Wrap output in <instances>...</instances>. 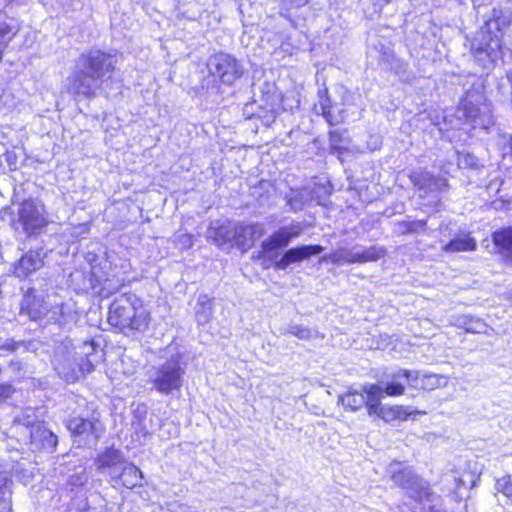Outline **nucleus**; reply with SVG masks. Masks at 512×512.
<instances>
[{
  "label": "nucleus",
  "instance_id": "obj_1",
  "mask_svg": "<svg viewBox=\"0 0 512 512\" xmlns=\"http://www.w3.org/2000/svg\"><path fill=\"white\" fill-rule=\"evenodd\" d=\"M118 63L117 54L92 48L82 53L75 64L69 90L77 95L93 97L104 82L110 80Z\"/></svg>",
  "mask_w": 512,
  "mask_h": 512
},
{
  "label": "nucleus",
  "instance_id": "obj_2",
  "mask_svg": "<svg viewBox=\"0 0 512 512\" xmlns=\"http://www.w3.org/2000/svg\"><path fill=\"white\" fill-rule=\"evenodd\" d=\"M81 349L82 351L76 358L70 342L61 343L55 348L52 360L54 369L67 382H75L85 373L94 370V364L97 362L94 343L85 342Z\"/></svg>",
  "mask_w": 512,
  "mask_h": 512
},
{
  "label": "nucleus",
  "instance_id": "obj_3",
  "mask_svg": "<svg viewBox=\"0 0 512 512\" xmlns=\"http://www.w3.org/2000/svg\"><path fill=\"white\" fill-rule=\"evenodd\" d=\"M108 322L121 332H144L149 325V314L134 294H122L109 307Z\"/></svg>",
  "mask_w": 512,
  "mask_h": 512
},
{
  "label": "nucleus",
  "instance_id": "obj_4",
  "mask_svg": "<svg viewBox=\"0 0 512 512\" xmlns=\"http://www.w3.org/2000/svg\"><path fill=\"white\" fill-rule=\"evenodd\" d=\"M64 425L71 433L73 443L78 447H95L105 432L100 412L93 403L86 409L69 415L64 420Z\"/></svg>",
  "mask_w": 512,
  "mask_h": 512
},
{
  "label": "nucleus",
  "instance_id": "obj_5",
  "mask_svg": "<svg viewBox=\"0 0 512 512\" xmlns=\"http://www.w3.org/2000/svg\"><path fill=\"white\" fill-rule=\"evenodd\" d=\"M391 480L406 489L411 498L423 505L420 512H441L440 499L432 493L427 484L400 463H392L388 467Z\"/></svg>",
  "mask_w": 512,
  "mask_h": 512
},
{
  "label": "nucleus",
  "instance_id": "obj_6",
  "mask_svg": "<svg viewBox=\"0 0 512 512\" xmlns=\"http://www.w3.org/2000/svg\"><path fill=\"white\" fill-rule=\"evenodd\" d=\"M500 10L493 9L492 16L485 21L484 26L481 28V39L475 38L471 43V49L476 54L484 53L488 58L493 59L497 55V50L500 48V40L495 35L493 38L491 33L493 29L500 30L510 23V20L503 17Z\"/></svg>",
  "mask_w": 512,
  "mask_h": 512
},
{
  "label": "nucleus",
  "instance_id": "obj_7",
  "mask_svg": "<svg viewBox=\"0 0 512 512\" xmlns=\"http://www.w3.org/2000/svg\"><path fill=\"white\" fill-rule=\"evenodd\" d=\"M184 373L179 361L170 359L155 370L151 381L159 393L169 395L181 388Z\"/></svg>",
  "mask_w": 512,
  "mask_h": 512
},
{
  "label": "nucleus",
  "instance_id": "obj_8",
  "mask_svg": "<svg viewBox=\"0 0 512 512\" xmlns=\"http://www.w3.org/2000/svg\"><path fill=\"white\" fill-rule=\"evenodd\" d=\"M207 68L210 75L227 85L233 84L243 74L242 67L236 58L227 53H216L210 56Z\"/></svg>",
  "mask_w": 512,
  "mask_h": 512
},
{
  "label": "nucleus",
  "instance_id": "obj_9",
  "mask_svg": "<svg viewBox=\"0 0 512 512\" xmlns=\"http://www.w3.org/2000/svg\"><path fill=\"white\" fill-rule=\"evenodd\" d=\"M411 182L419 192V197L425 198L433 195L438 198L440 194L447 190L448 182L445 178L434 176L426 170H415L409 175Z\"/></svg>",
  "mask_w": 512,
  "mask_h": 512
},
{
  "label": "nucleus",
  "instance_id": "obj_10",
  "mask_svg": "<svg viewBox=\"0 0 512 512\" xmlns=\"http://www.w3.org/2000/svg\"><path fill=\"white\" fill-rule=\"evenodd\" d=\"M304 231L301 222H292L287 226H283L270 235L261 243L263 252L269 253L277 249L287 247L290 242L299 237Z\"/></svg>",
  "mask_w": 512,
  "mask_h": 512
},
{
  "label": "nucleus",
  "instance_id": "obj_11",
  "mask_svg": "<svg viewBox=\"0 0 512 512\" xmlns=\"http://www.w3.org/2000/svg\"><path fill=\"white\" fill-rule=\"evenodd\" d=\"M45 209L40 201L25 200L19 208V219L27 232H34L46 226Z\"/></svg>",
  "mask_w": 512,
  "mask_h": 512
},
{
  "label": "nucleus",
  "instance_id": "obj_12",
  "mask_svg": "<svg viewBox=\"0 0 512 512\" xmlns=\"http://www.w3.org/2000/svg\"><path fill=\"white\" fill-rule=\"evenodd\" d=\"M58 445V436L44 424L36 423L29 431V449L32 452L53 453Z\"/></svg>",
  "mask_w": 512,
  "mask_h": 512
},
{
  "label": "nucleus",
  "instance_id": "obj_13",
  "mask_svg": "<svg viewBox=\"0 0 512 512\" xmlns=\"http://www.w3.org/2000/svg\"><path fill=\"white\" fill-rule=\"evenodd\" d=\"M385 379V381L381 382L383 393L388 396H400L405 392V383H415L418 381L419 372L416 370L399 369L385 374Z\"/></svg>",
  "mask_w": 512,
  "mask_h": 512
},
{
  "label": "nucleus",
  "instance_id": "obj_14",
  "mask_svg": "<svg viewBox=\"0 0 512 512\" xmlns=\"http://www.w3.org/2000/svg\"><path fill=\"white\" fill-rule=\"evenodd\" d=\"M47 311L43 296L36 294L35 288L29 287L20 302V315L27 316L32 321H40Z\"/></svg>",
  "mask_w": 512,
  "mask_h": 512
},
{
  "label": "nucleus",
  "instance_id": "obj_15",
  "mask_svg": "<svg viewBox=\"0 0 512 512\" xmlns=\"http://www.w3.org/2000/svg\"><path fill=\"white\" fill-rule=\"evenodd\" d=\"M206 238L212 241L215 245L221 247L235 241L237 244V229L236 222L213 221L206 231Z\"/></svg>",
  "mask_w": 512,
  "mask_h": 512
},
{
  "label": "nucleus",
  "instance_id": "obj_16",
  "mask_svg": "<svg viewBox=\"0 0 512 512\" xmlns=\"http://www.w3.org/2000/svg\"><path fill=\"white\" fill-rule=\"evenodd\" d=\"M324 250L321 245H301L286 250L282 257L275 262L277 270H285L294 263L309 259L311 256L319 255Z\"/></svg>",
  "mask_w": 512,
  "mask_h": 512
},
{
  "label": "nucleus",
  "instance_id": "obj_17",
  "mask_svg": "<svg viewBox=\"0 0 512 512\" xmlns=\"http://www.w3.org/2000/svg\"><path fill=\"white\" fill-rule=\"evenodd\" d=\"M46 252L42 247L30 249L25 252L14 265V273L17 277L25 278L39 270L44 264Z\"/></svg>",
  "mask_w": 512,
  "mask_h": 512
},
{
  "label": "nucleus",
  "instance_id": "obj_18",
  "mask_svg": "<svg viewBox=\"0 0 512 512\" xmlns=\"http://www.w3.org/2000/svg\"><path fill=\"white\" fill-rule=\"evenodd\" d=\"M237 229V246L248 249L251 248L255 241L260 239L266 233L265 225L262 222L241 223L236 222Z\"/></svg>",
  "mask_w": 512,
  "mask_h": 512
},
{
  "label": "nucleus",
  "instance_id": "obj_19",
  "mask_svg": "<svg viewBox=\"0 0 512 512\" xmlns=\"http://www.w3.org/2000/svg\"><path fill=\"white\" fill-rule=\"evenodd\" d=\"M492 240L496 251L512 261V227L493 232Z\"/></svg>",
  "mask_w": 512,
  "mask_h": 512
},
{
  "label": "nucleus",
  "instance_id": "obj_20",
  "mask_svg": "<svg viewBox=\"0 0 512 512\" xmlns=\"http://www.w3.org/2000/svg\"><path fill=\"white\" fill-rule=\"evenodd\" d=\"M363 393L366 398L364 406H366L368 414L372 416L383 406L381 404L384 394L382 386L378 384H366L363 386Z\"/></svg>",
  "mask_w": 512,
  "mask_h": 512
},
{
  "label": "nucleus",
  "instance_id": "obj_21",
  "mask_svg": "<svg viewBox=\"0 0 512 512\" xmlns=\"http://www.w3.org/2000/svg\"><path fill=\"white\" fill-rule=\"evenodd\" d=\"M386 255V249L382 246L364 247L361 245H354L355 263L363 264L367 262H375Z\"/></svg>",
  "mask_w": 512,
  "mask_h": 512
},
{
  "label": "nucleus",
  "instance_id": "obj_22",
  "mask_svg": "<svg viewBox=\"0 0 512 512\" xmlns=\"http://www.w3.org/2000/svg\"><path fill=\"white\" fill-rule=\"evenodd\" d=\"M19 26L17 21L8 17L0 11V60L2 59V51L7 43L17 34Z\"/></svg>",
  "mask_w": 512,
  "mask_h": 512
},
{
  "label": "nucleus",
  "instance_id": "obj_23",
  "mask_svg": "<svg viewBox=\"0 0 512 512\" xmlns=\"http://www.w3.org/2000/svg\"><path fill=\"white\" fill-rule=\"evenodd\" d=\"M213 315L212 300L206 294H200L195 306V320L199 325L207 324Z\"/></svg>",
  "mask_w": 512,
  "mask_h": 512
},
{
  "label": "nucleus",
  "instance_id": "obj_24",
  "mask_svg": "<svg viewBox=\"0 0 512 512\" xmlns=\"http://www.w3.org/2000/svg\"><path fill=\"white\" fill-rule=\"evenodd\" d=\"M477 248V243L474 238L468 234L457 236L450 240L444 247L445 252H465L474 251Z\"/></svg>",
  "mask_w": 512,
  "mask_h": 512
},
{
  "label": "nucleus",
  "instance_id": "obj_25",
  "mask_svg": "<svg viewBox=\"0 0 512 512\" xmlns=\"http://www.w3.org/2000/svg\"><path fill=\"white\" fill-rule=\"evenodd\" d=\"M320 262H330L336 265L354 264V246L350 249L340 247L320 258Z\"/></svg>",
  "mask_w": 512,
  "mask_h": 512
},
{
  "label": "nucleus",
  "instance_id": "obj_26",
  "mask_svg": "<svg viewBox=\"0 0 512 512\" xmlns=\"http://www.w3.org/2000/svg\"><path fill=\"white\" fill-rule=\"evenodd\" d=\"M142 478L143 475L140 469L131 463L124 464L119 475L122 484L129 489L140 486Z\"/></svg>",
  "mask_w": 512,
  "mask_h": 512
},
{
  "label": "nucleus",
  "instance_id": "obj_27",
  "mask_svg": "<svg viewBox=\"0 0 512 512\" xmlns=\"http://www.w3.org/2000/svg\"><path fill=\"white\" fill-rule=\"evenodd\" d=\"M455 325L474 334L486 333L487 330V324L484 321L471 315L458 316Z\"/></svg>",
  "mask_w": 512,
  "mask_h": 512
},
{
  "label": "nucleus",
  "instance_id": "obj_28",
  "mask_svg": "<svg viewBox=\"0 0 512 512\" xmlns=\"http://www.w3.org/2000/svg\"><path fill=\"white\" fill-rule=\"evenodd\" d=\"M412 414L407 407L404 406H382L374 414L383 419L385 422H392L394 420H406Z\"/></svg>",
  "mask_w": 512,
  "mask_h": 512
},
{
  "label": "nucleus",
  "instance_id": "obj_29",
  "mask_svg": "<svg viewBox=\"0 0 512 512\" xmlns=\"http://www.w3.org/2000/svg\"><path fill=\"white\" fill-rule=\"evenodd\" d=\"M338 403H341L351 411H357L365 405L366 398L363 391L359 392L354 389H349L347 393L339 395Z\"/></svg>",
  "mask_w": 512,
  "mask_h": 512
},
{
  "label": "nucleus",
  "instance_id": "obj_30",
  "mask_svg": "<svg viewBox=\"0 0 512 512\" xmlns=\"http://www.w3.org/2000/svg\"><path fill=\"white\" fill-rule=\"evenodd\" d=\"M283 335L291 334L300 340L324 339V335L316 329H311L303 325H290L287 329L281 331Z\"/></svg>",
  "mask_w": 512,
  "mask_h": 512
},
{
  "label": "nucleus",
  "instance_id": "obj_31",
  "mask_svg": "<svg viewBox=\"0 0 512 512\" xmlns=\"http://www.w3.org/2000/svg\"><path fill=\"white\" fill-rule=\"evenodd\" d=\"M122 462H123V455H122L121 451L114 449V448L106 449L96 459V464H97L98 469L112 468Z\"/></svg>",
  "mask_w": 512,
  "mask_h": 512
},
{
  "label": "nucleus",
  "instance_id": "obj_32",
  "mask_svg": "<svg viewBox=\"0 0 512 512\" xmlns=\"http://www.w3.org/2000/svg\"><path fill=\"white\" fill-rule=\"evenodd\" d=\"M11 481L0 474V512H11Z\"/></svg>",
  "mask_w": 512,
  "mask_h": 512
},
{
  "label": "nucleus",
  "instance_id": "obj_33",
  "mask_svg": "<svg viewBox=\"0 0 512 512\" xmlns=\"http://www.w3.org/2000/svg\"><path fill=\"white\" fill-rule=\"evenodd\" d=\"M318 96H319V108L321 110V114L323 115V117L326 119V121L329 124H331V125L337 124L340 121V119L334 117V115L331 111L332 105H331V100L328 96L327 88L319 90Z\"/></svg>",
  "mask_w": 512,
  "mask_h": 512
},
{
  "label": "nucleus",
  "instance_id": "obj_34",
  "mask_svg": "<svg viewBox=\"0 0 512 512\" xmlns=\"http://www.w3.org/2000/svg\"><path fill=\"white\" fill-rule=\"evenodd\" d=\"M483 107H478L472 102L464 100L457 109V117L474 124Z\"/></svg>",
  "mask_w": 512,
  "mask_h": 512
},
{
  "label": "nucleus",
  "instance_id": "obj_35",
  "mask_svg": "<svg viewBox=\"0 0 512 512\" xmlns=\"http://www.w3.org/2000/svg\"><path fill=\"white\" fill-rule=\"evenodd\" d=\"M426 226H427L426 220H412V221L404 220V221H399L396 224L397 231L402 235L408 234V233H415L419 230L424 231L426 229Z\"/></svg>",
  "mask_w": 512,
  "mask_h": 512
},
{
  "label": "nucleus",
  "instance_id": "obj_36",
  "mask_svg": "<svg viewBox=\"0 0 512 512\" xmlns=\"http://www.w3.org/2000/svg\"><path fill=\"white\" fill-rule=\"evenodd\" d=\"M308 200V195L305 191L292 190L286 196V202L290 206L291 210H301Z\"/></svg>",
  "mask_w": 512,
  "mask_h": 512
},
{
  "label": "nucleus",
  "instance_id": "obj_37",
  "mask_svg": "<svg viewBox=\"0 0 512 512\" xmlns=\"http://www.w3.org/2000/svg\"><path fill=\"white\" fill-rule=\"evenodd\" d=\"M29 412L33 413L32 410L28 409L25 413L19 416L16 420L17 424L14 427L16 431L23 430L25 435L29 434V431L36 426L34 419L31 417Z\"/></svg>",
  "mask_w": 512,
  "mask_h": 512
},
{
  "label": "nucleus",
  "instance_id": "obj_38",
  "mask_svg": "<svg viewBox=\"0 0 512 512\" xmlns=\"http://www.w3.org/2000/svg\"><path fill=\"white\" fill-rule=\"evenodd\" d=\"M457 161L460 168L479 169L480 167L478 158L469 152L459 153Z\"/></svg>",
  "mask_w": 512,
  "mask_h": 512
},
{
  "label": "nucleus",
  "instance_id": "obj_39",
  "mask_svg": "<svg viewBox=\"0 0 512 512\" xmlns=\"http://www.w3.org/2000/svg\"><path fill=\"white\" fill-rule=\"evenodd\" d=\"M494 120L493 116L488 109L487 106H483L482 111L478 115L477 119L475 120V123L473 124V127H479L481 129H488L491 125H493Z\"/></svg>",
  "mask_w": 512,
  "mask_h": 512
},
{
  "label": "nucleus",
  "instance_id": "obj_40",
  "mask_svg": "<svg viewBox=\"0 0 512 512\" xmlns=\"http://www.w3.org/2000/svg\"><path fill=\"white\" fill-rule=\"evenodd\" d=\"M439 376L437 375H424L422 386L426 389H434L439 385Z\"/></svg>",
  "mask_w": 512,
  "mask_h": 512
},
{
  "label": "nucleus",
  "instance_id": "obj_41",
  "mask_svg": "<svg viewBox=\"0 0 512 512\" xmlns=\"http://www.w3.org/2000/svg\"><path fill=\"white\" fill-rule=\"evenodd\" d=\"M14 392V388L10 384H0V402L5 401Z\"/></svg>",
  "mask_w": 512,
  "mask_h": 512
},
{
  "label": "nucleus",
  "instance_id": "obj_42",
  "mask_svg": "<svg viewBox=\"0 0 512 512\" xmlns=\"http://www.w3.org/2000/svg\"><path fill=\"white\" fill-rule=\"evenodd\" d=\"M4 157H5L6 162L9 165L10 169L11 170L16 169V166H17V156H16L15 152H13V151H6L4 153Z\"/></svg>",
  "mask_w": 512,
  "mask_h": 512
},
{
  "label": "nucleus",
  "instance_id": "obj_43",
  "mask_svg": "<svg viewBox=\"0 0 512 512\" xmlns=\"http://www.w3.org/2000/svg\"><path fill=\"white\" fill-rule=\"evenodd\" d=\"M284 2L293 7H301L305 5L308 0H284Z\"/></svg>",
  "mask_w": 512,
  "mask_h": 512
},
{
  "label": "nucleus",
  "instance_id": "obj_44",
  "mask_svg": "<svg viewBox=\"0 0 512 512\" xmlns=\"http://www.w3.org/2000/svg\"><path fill=\"white\" fill-rule=\"evenodd\" d=\"M507 154L512 156V135L509 137L508 145L504 147V155Z\"/></svg>",
  "mask_w": 512,
  "mask_h": 512
},
{
  "label": "nucleus",
  "instance_id": "obj_45",
  "mask_svg": "<svg viewBox=\"0 0 512 512\" xmlns=\"http://www.w3.org/2000/svg\"><path fill=\"white\" fill-rule=\"evenodd\" d=\"M377 5L383 6L390 3L392 0H374Z\"/></svg>",
  "mask_w": 512,
  "mask_h": 512
},
{
  "label": "nucleus",
  "instance_id": "obj_46",
  "mask_svg": "<svg viewBox=\"0 0 512 512\" xmlns=\"http://www.w3.org/2000/svg\"><path fill=\"white\" fill-rule=\"evenodd\" d=\"M183 238H185L184 239L185 243H189V245H191V238H192L191 235H184Z\"/></svg>",
  "mask_w": 512,
  "mask_h": 512
},
{
  "label": "nucleus",
  "instance_id": "obj_47",
  "mask_svg": "<svg viewBox=\"0 0 512 512\" xmlns=\"http://www.w3.org/2000/svg\"><path fill=\"white\" fill-rule=\"evenodd\" d=\"M2 348L7 349L9 351H14L15 350V345H5Z\"/></svg>",
  "mask_w": 512,
  "mask_h": 512
},
{
  "label": "nucleus",
  "instance_id": "obj_48",
  "mask_svg": "<svg viewBox=\"0 0 512 512\" xmlns=\"http://www.w3.org/2000/svg\"><path fill=\"white\" fill-rule=\"evenodd\" d=\"M15 473L18 475L20 472H19V469H18V466L15 468Z\"/></svg>",
  "mask_w": 512,
  "mask_h": 512
}]
</instances>
